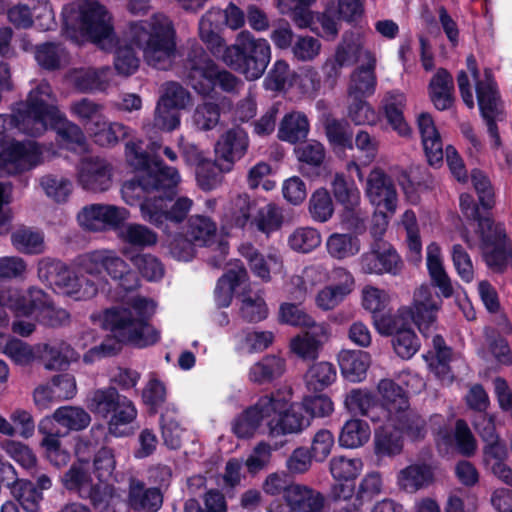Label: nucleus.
I'll return each instance as SVG.
<instances>
[{"instance_id":"1","label":"nucleus","mask_w":512,"mask_h":512,"mask_svg":"<svg viewBox=\"0 0 512 512\" xmlns=\"http://www.w3.org/2000/svg\"><path fill=\"white\" fill-rule=\"evenodd\" d=\"M124 45L115 51L114 68L123 77L135 74L142 54L146 65L157 70L172 68L177 55V32L173 21L163 13H155L147 19L130 21L123 33Z\"/></svg>"},{"instance_id":"2","label":"nucleus","mask_w":512,"mask_h":512,"mask_svg":"<svg viewBox=\"0 0 512 512\" xmlns=\"http://www.w3.org/2000/svg\"><path fill=\"white\" fill-rule=\"evenodd\" d=\"M156 311V303L140 295L129 297L122 305L105 312L104 321L110 329L114 342L146 348L157 344L160 331L150 324Z\"/></svg>"},{"instance_id":"3","label":"nucleus","mask_w":512,"mask_h":512,"mask_svg":"<svg viewBox=\"0 0 512 512\" xmlns=\"http://www.w3.org/2000/svg\"><path fill=\"white\" fill-rule=\"evenodd\" d=\"M65 35L79 43V35L98 45L101 49L114 48L117 36L113 16L105 5L97 0H87L77 8L71 4L62 11Z\"/></svg>"},{"instance_id":"4","label":"nucleus","mask_w":512,"mask_h":512,"mask_svg":"<svg viewBox=\"0 0 512 512\" xmlns=\"http://www.w3.org/2000/svg\"><path fill=\"white\" fill-rule=\"evenodd\" d=\"M441 300L433 296L429 286L422 285L413 296V307H402L397 313H380L373 316V324L379 334L388 336L398 333L414 322L419 330L427 335L436 321V314L441 307Z\"/></svg>"},{"instance_id":"5","label":"nucleus","mask_w":512,"mask_h":512,"mask_svg":"<svg viewBox=\"0 0 512 512\" xmlns=\"http://www.w3.org/2000/svg\"><path fill=\"white\" fill-rule=\"evenodd\" d=\"M184 68L188 85L203 96L211 95L216 85L227 93L237 92L243 85L242 81L231 72L219 69L199 45L191 47Z\"/></svg>"},{"instance_id":"6","label":"nucleus","mask_w":512,"mask_h":512,"mask_svg":"<svg viewBox=\"0 0 512 512\" xmlns=\"http://www.w3.org/2000/svg\"><path fill=\"white\" fill-rule=\"evenodd\" d=\"M460 207L467 218L478 221L485 262L494 271L502 272L508 259L512 260V244L507 243L502 224H494L489 217H482L473 197L469 194H461Z\"/></svg>"},{"instance_id":"7","label":"nucleus","mask_w":512,"mask_h":512,"mask_svg":"<svg viewBox=\"0 0 512 512\" xmlns=\"http://www.w3.org/2000/svg\"><path fill=\"white\" fill-rule=\"evenodd\" d=\"M271 60V46L264 38H256L243 30L236 36L234 44L223 54V62L243 74L247 80L259 79Z\"/></svg>"},{"instance_id":"8","label":"nucleus","mask_w":512,"mask_h":512,"mask_svg":"<svg viewBox=\"0 0 512 512\" xmlns=\"http://www.w3.org/2000/svg\"><path fill=\"white\" fill-rule=\"evenodd\" d=\"M55 103L56 98L50 84L41 81L30 91L26 102L15 113V127L31 136L41 135L48 125L61 120Z\"/></svg>"},{"instance_id":"9","label":"nucleus","mask_w":512,"mask_h":512,"mask_svg":"<svg viewBox=\"0 0 512 512\" xmlns=\"http://www.w3.org/2000/svg\"><path fill=\"white\" fill-rule=\"evenodd\" d=\"M87 407L91 412L103 418H108L110 434L121 437L130 431L127 425L137 417V409L126 396L119 394L114 387L99 388L92 391L87 399Z\"/></svg>"},{"instance_id":"10","label":"nucleus","mask_w":512,"mask_h":512,"mask_svg":"<svg viewBox=\"0 0 512 512\" xmlns=\"http://www.w3.org/2000/svg\"><path fill=\"white\" fill-rule=\"evenodd\" d=\"M156 169L148 170L146 173H139L136 179L127 181L121 188L122 199L126 204L134 206L147 198L144 193H175V188L181 182V176L174 167L164 163H158Z\"/></svg>"},{"instance_id":"11","label":"nucleus","mask_w":512,"mask_h":512,"mask_svg":"<svg viewBox=\"0 0 512 512\" xmlns=\"http://www.w3.org/2000/svg\"><path fill=\"white\" fill-rule=\"evenodd\" d=\"M14 118L15 114L11 117L0 115V176L4 172L12 174L31 169L44 160V151L38 143L9 141L4 136L7 125L15 126Z\"/></svg>"},{"instance_id":"12","label":"nucleus","mask_w":512,"mask_h":512,"mask_svg":"<svg viewBox=\"0 0 512 512\" xmlns=\"http://www.w3.org/2000/svg\"><path fill=\"white\" fill-rule=\"evenodd\" d=\"M38 277L55 291L76 299L91 298L98 290L93 281L70 270L62 262L50 258L39 261Z\"/></svg>"},{"instance_id":"13","label":"nucleus","mask_w":512,"mask_h":512,"mask_svg":"<svg viewBox=\"0 0 512 512\" xmlns=\"http://www.w3.org/2000/svg\"><path fill=\"white\" fill-rule=\"evenodd\" d=\"M4 305L17 316L35 314L43 325L49 327H60L70 320V315L65 309L54 306L46 293L37 288L30 289L26 295L18 291L10 292Z\"/></svg>"},{"instance_id":"14","label":"nucleus","mask_w":512,"mask_h":512,"mask_svg":"<svg viewBox=\"0 0 512 512\" xmlns=\"http://www.w3.org/2000/svg\"><path fill=\"white\" fill-rule=\"evenodd\" d=\"M467 66L476 81V94L479 109L482 117L486 121L488 132L493 139V145L494 147H499L501 142L496 120L499 119L501 114V105L492 71L485 69L483 78H480L476 67V60L473 56L467 58Z\"/></svg>"},{"instance_id":"15","label":"nucleus","mask_w":512,"mask_h":512,"mask_svg":"<svg viewBox=\"0 0 512 512\" xmlns=\"http://www.w3.org/2000/svg\"><path fill=\"white\" fill-rule=\"evenodd\" d=\"M77 265L80 272L91 276H100L102 271H105L114 280L124 282L131 279L136 282V276L129 264L114 250L98 249L85 253L78 258ZM121 285L125 289H130L133 286L125 283H121Z\"/></svg>"},{"instance_id":"16","label":"nucleus","mask_w":512,"mask_h":512,"mask_svg":"<svg viewBox=\"0 0 512 512\" xmlns=\"http://www.w3.org/2000/svg\"><path fill=\"white\" fill-rule=\"evenodd\" d=\"M168 199L163 196L146 198L140 206V214L144 221L150 223L166 232L169 229V224L182 223L193 206V200L181 196L178 197L174 203L168 208Z\"/></svg>"},{"instance_id":"17","label":"nucleus","mask_w":512,"mask_h":512,"mask_svg":"<svg viewBox=\"0 0 512 512\" xmlns=\"http://www.w3.org/2000/svg\"><path fill=\"white\" fill-rule=\"evenodd\" d=\"M283 406L284 403L280 399L274 398L273 395H265L235 418L232 430L239 438H249L262 423L268 426L270 418Z\"/></svg>"},{"instance_id":"18","label":"nucleus","mask_w":512,"mask_h":512,"mask_svg":"<svg viewBox=\"0 0 512 512\" xmlns=\"http://www.w3.org/2000/svg\"><path fill=\"white\" fill-rule=\"evenodd\" d=\"M358 264L362 273L375 275H398L403 268L396 250L380 239H375L369 250L359 257Z\"/></svg>"},{"instance_id":"19","label":"nucleus","mask_w":512,"mask_h":512,"mask_svg":"<svg viewBox=\"0 0 512 512\" xmlns=\"http://www.w3.org/2000/svg\"><path fill=\"white\" fill-rule=\"evenodd\" d=\"M88 462L74 463L62 476L63 486L83 499H89L97 505L104 500L106 485L94 482Z\"/></svg>"},{"instance_id":"20","label":"nucleus","mask_w":512,"mask_h":512,"mask_svg":"<svg viewBox=\"0 0 512 512\" xmlns=\"http://www.w3.org/2000/svg\"><path fill=\"white\" fill-rule=\"evenodd\" d=\"M129 211L124 207L109 204H91L78 214L79 224L90 231L117 229L128 218Z\"/></svg>"},{"instance_id":"21","label":"nucleus","mask_w":512,"mask_h":512,"mask_svg":"<svg viewBox=\"0 0 512 512\" xmlns=\"http://www.w3.org/2000/svg\"><path fill=\"white\" fill-rule=\"evenodd\" d=\"M113 169L104 158H83L77 166V182L89 192L102 193L108 191L113 183Z\"/></svg>"},{"instance_id":"22","label":"nucleus","mask_w":512,"mask_h":512,"mask_svg":"<svg viewBox=\"0 0 512 512\" xmlns=\"http://www.w3.org/2000/svg\"><path fill=\"white\" fill-rule=\"evenodd\" d=\"M248 133L239 126L224 131L215 144V157L224 172L232 171L235 163L242 159L249 148Z\"/></svg>"},{"instance_id":"23","label":"nucleus","mask_w":512,"mask_h":512,"mask_svg":"<svg viewBox=\"0 0 512 512\" xmlns=\"http://www.w3.org/2000/svg\"><path fill=\"white\" fill-rule=\"evenodd\" d=\"M328 278V270L322 264L304 267L300 273L289 276L283 285L288 298L302 303L307 296Z\"/></svg>"},{"instance_id":"24","label":"nucleus","mask_w":512,"mask_h":512,"mask_svg":"<svg viewBox=\"0 0 512 512\" xmlns=\"http://www.w3.org/2000/svg\"><path fill=\"white\" fill-rule=\"evenodd\" d=\"M365 194L377 207H383L390 214L397 208L398 196L392 179L379 167H374L367 176Z\"/></svg>"},{"instance_id":"25","label":"nucleus","mask_w":512,"mask_h":512,"mask_svg":"<svg viewBox=\"0 0 512 512\" xmlns=\"http://www.w3.org/2000/svg\"><path fill=\"white\" fill-rule=\"evenodd\" d=\"M275 398L280 399L284 406L268 422V431L272 436L299 433L310 425V417L306 415L301 403L288 406L283 398Z\"/></svg>"},{"instance_id":"26","label":"nucleus","mask_w":512,"mask_h":512,"mask_svg":"<svg viewBox=\"0 0 512 512\" xmlns=\"http://www.w3.org/2000/svg\"><path fill=\"white\" fill-rule=\"evenodd\" d=\"M285 503L294 512H328L324 494L306 484L290 483L285 494Z\"/></svg>"},{"instance_id":"27","label":"nucleus","mask_w":512,"mask_h":512,"mask_svg":"<svg viewBox=\"0 0 512 512\" xmlns=\"http://www.w3.org/2000/svg\"><path fill=\"white\" fill-rule=\"evenodd\" d=\"M127 504L135 511L157 512L163 505V493L159 488L146 487L142 480L131 477L128 483Z\"/></svg>"},{"instance_id":"28","label":"nucleus","mask_w":512,"mask_h":512,"mask_svg":"<svg viewBox=\"0 0 512 512\" xmlns=\"http://www.w3.org/2000/svg\"><path fill=\"white\" fill-rule=\"evenodd\" d=\"M417 124L429 164H441L444 157L443 143L432 116L429 113L419 114Z\"/></svg>"},{"instance_id":"29","label":"nucleus","mask_w":512,"mask_h":512,"mask_svg":"<svg viewBox=\"0 0 512 512\" xmlns=\"http://www.w3.org/2000/svg\"><path fill=\"white\" fill-rule=\"evenodd\" d=\"M113 72L109 66L79 68L70 71L69 79L81 92L104 91L110 85Z\"/></svg>"},{"instance_id":"30","label":"nucleus","mask_w":512,"mask_h":512,"mask_svg":"<svg viewBox=\"0 0 512 512\" xmlns=\"http://www.w3.org/2000/svg\"><path fill=\"white\" fill-rule=\"evenodd\" d=\"M38 351L45 369L50 371L63 370L79 359V354L64 341L39 345Z\"/></svg>"},{"instance_id":"31","label":"nucleus","mask_w":512,"mask_h":512,"mask_svg":"<svg viewBox=\"0 0 512 512\" xmlns=\"http://www.w3.org/2000/svg\"><path fill=\"white\" fill-rule=\"evenodd\" d=\"M428 94L431 102L440 111L448 110L454 103V80L452 75L440 68L430 79Z\"/></svg>"},{"instance_id":"32","label":"nucleus","mask_w":512,"mask_h":512,"mask_svg":"<svg viewBox=\"0 0 512 512\" xmlns=\"http://www.w3.org/2000/svg\"><path fill=\"white\" fill-rule=\"evenodd\" d=\"M88 134L99 146L113 147L121 140L130 137L132 130L120 122H111L103 116L92 123Z\"/></svg>"},{"instance_id":"33","label":"nucleus","mask_w":512,"mask_h":512,"mask_svg":"<svg viewBox=\"0 0 512 512\" xmlns=\"http://www.w3.org/2000/svg\"><path fill=\"white\" fill-rule=\"evenodd\" d=\"M366 66L356 69L352 75L348 88V96L367 97L376 89L377 78L375 75L376 59L370 51H365Z\"/></svg>"},{"instance_id":"34","label":"nucleus","mask_w":512,"mask_h":512,"mask_svg":"<svg viewBox=\"0 0 512 512\" xmlns=\"http://www.w3.org/2000/svg\"><path fill=\"white\" fill-rule=\"evenodd\" d=\"M248 278L245 267L239 262L230 264L228 271L218 280L215 288V300L219 307L231 304L234 290Z\"/></svg>"},{"instance_id":"35","label":"nucleus","mask_w":512,"mask_h":512,"mask_svg":"<svg viewBox=\"0 0 512 512\" xmlns=\"http://www.w3.org/2000/svg\"><path fill=\"white\" fill-rule=\"evenodd\" d=\"M220 18L221 10L213 7L199 21V36L214 55H223L228 47L225 45L224 39L216 32Z\"/></svg>"},{"instance_id":"36","label":"nucleus","mask_w":512,"mask_h":512,"mask_svg":"<svg viewBox=\"0 0 512 512\" xmlns=\"http://www.w3.org/2000/svg\"><path fill=\"white\" fill-rule=\"evenodd\" d=\"M342 375L351 382L361 381L370 366V356L364 351L343 350L338 355Z\"/></svg>"},{"instance_id":"37","label":"nucleus","mask_w":512,"mask_h":512,"mask_svg":"<svg viewBox=\"0 0 512 512\" xmlns=\"http://www.w3.org/2000/svg\"><path fill=\"white\" fill-rule=\"evenodd\" d=\"M389 423L397 432L406 435L412 441L422 440L428 430L426 421L409 407L390 418Z\"/></svg>"},{"instance_id":"38","label":"nucleus","mask_w":512,"mask_h":512,"mask_svg":"<svg viewBox=\"0 0 512 512\" xmlns=\"http://www.w3.org/2000/svg\"><path fill=\"white\" fill-rule=\"evenodd\" d=\"M286 370L285 360L275 355H267L249 369V380L264 384L281 377Z\"/></svg>"},{"instance_id":"39","label":"nucleus","mask_w":512,"mask_h":512,"mask_svg":"<svg viewBox=\"0 0 512 512\" xmlns=\"http://www.w3.org/2000/svg\"><path fill=\"white\" fill-rule=\"evenodd\" d=\"M309 121L307 116L299 111L287 113L278 128V138L289 143H297L307 137Z\"/></svg>"},{"instance_id":"40","label":"nucleus","mask_w":512,"mask_h":512,"mask_svg":"<svg viewBox=\"0 0 512 512\" xmlns=\"http://www.w3.org/2000/svg\"><path fill=\"white\" fill-rule=\"evenodd\" d=\"M51 421L44 419L39 424V432L44 436L42 446L45 448L46 456L49 461L61 467L69 462L70 455L61 448L60 434L50 427Z\"/></svg>"},{"instance_id":"41","label":"nucleus","mask_w":512,"mask_h":512,"mask_svg":"<svg viewBox=\"0 0 512 512\" xmlns=\"http://www.w3.org/2000/svg\"><path fill=\"white\" fill-rule=\"evenodd\" d=\"M316 0H276V8L281 15L291 18L296 27L310 28L313 23V13L310 7Z\"/></svg>"},{"instance_id":"42","label":"nucleus","mask_w":512,"mask_h":512,"mask_svg":"<svg viewBox=\"0 0 512 512\" xmlns=\"http://www.w3.org/2000/svg\"><path fill=\"white\" fill-rule=\"evenodd\" d=\"M365 42L363 36L358 32H346L342 41L337 47L336 58L340 64L352 65L363 59L365 61Z\"/></svg>"},{"instance_id":"43","label":"nucleus","mask_w":512,"mask_h":512,"mask_svg":"<svg viewBox=\"0 0 512 512\" xmlns=\"http://www.w3.org/2000/svg\"><path fill=\"white\" fill-rule=\"evenodd\" d=\"M48 419L51 422L55 421L58 425L65 428L67 432L81 431L87 428L91 422L89 413L78 406L59 407L53 412L51 418Z\"/></svg>"},{"instance_id":"44","label":"nucleus","mask_w":512,"mask_h":512,"mask_svg":"<svg viewBox=\"0 0 512 512\" xmlns=\"http://www.w3.org/2000/svg\"><path fill=\"white\" fill-rule=\"evenodd\" d=\"M378 391L383 399V409L386 411L388 421L393 416L408 408L409 403L400 386L392 380L383 379L378 384Z\"/></svg>"},{"instance_id":"45","label":"nucleus","mask_w":512,"mask_h":512,"mask_svg":"<svg viewBox=\"0 0 512 512\" xmlns=\"http://www.w3.org/2000/svg\"><path fill=\"white\" fill-rule=\"evenodd\" d=\"M371 436L369 424L361 419L346 421L339 434V445L344 448L355 449L367 443Z\"/></svg>"},{"instance_id":"46","label":"nucleus","mask_w":512,"mask_h":512,"mask_svg":"<svg viewBox=\"0 0 512 512\" xmlns=\"http://www.w3.org/2000/svg\"><path fill=\"white\" fill-rule=\"evenodd\" d=\"M11 244L23 254H41L45 250L44 236L30 227H19L11 233Z\"/></svg>"},{"instance_id":"47","label":"nucleus","mask_w":512,"mask_h":512,"mask_svg":"<svg viewBox=\"0 0 512 512\" xmlns=\"http://www.w3.org/2000/svg\"><path fill=\"white\" fill-rule=\"evenodd\" d=\"M322 242L321 233L314 227H298L287 239L289 248L297 253L308 254L317 249Z\"/></svg>"},{"instance_id":"48","label":"nucleus","mask_w":512,"mask_h":512,"mask_svg":"<svg viewBox=\"0 0 512 512\" xmlns=\"http://www.w3.org/2000/svg\"><path fill=\"white\" fill-rule=\"evenodd\" d=\"M432 471L427 465H410L398 473V485L407 492H415L432 480Z\"/></svg>"},{"instance_id":"49","label":"nucleus","mask_w":512,"mask_h":512,"mask_svg":"<svg viewBox=\"0 0 512 512\" xmlns=\"http://www.w3.org/2000/svg\"><path fill=\"white\" fill-rule=\"evenodd\" d=\"M39 184L45 195L56 203H65L73 192L71 179L56 174H47L40 178Z\"/></svg>"},{"instance_id":"50","label":"nucleus","mask_w":512,"mask_h":512,"mask_svg":"<svg viewBox=\"0 0 512 512\" xmlns=\"http://www.w3.org/2000/svg\"><path fill=\"white\" fill-rule=\"evenodd\" d=\"M328 254L337 260L352 257L360 251V240L351 234L333 233L326 241Z\"/></svg>"},{"instance_id":"51","label":"nucleus","mask_w":512,"mask_h":512,"mask_svg":"<svg viewBox=\"0 0 512 512\" xmlns=\"http://www.w3.org/2000/svg\"><path fill=\"white\" fill-rule=\"evenodd\" d=\"M11 486V493L21 507L27 512H39L42 493L28 480H18L16 477Z\"/></svg>"},{"instance_id":"52","label":"nucleus","mask_w":512,"mask_h":512,"mask_svg":"<svg viewBox=\"0 0 512 512\" xmlns=\"http://www.w3.org/2000/svg\"><path fill=\"white\" fill-rule=\"evenodd\" d=\"M35 59L38 64L47 70H56L69 62L67 51L58 44L45 43L35 50Z\"/></svg>"},{"instance_id":"53","label":"nucleus","mask_w":512,"mask_h":512,"mask_svg":"<svg viewBox=\"0 0 512 512\" xmlns=\"http://www.w3.org/2000/svg\"><path fill=\"white\" fill-rule=\"evenodd\" d=\"M329 469L336 481H354L363 469L360 458H348L346 456H334L329 462Z\"/></svg>"},{"instance_id":"54","label":"nucleus","mask_w":512,"mask_h":512,"mask_svg":"<svg viewBox=\"0 0 512 512\" xmlns=\"http://www.w3.org/2000/svg\"><path fill=\"white\" fill-rule=\"evenodd\" d=\"M254 203L246 193L236 195L230 202L225 217L233 226L244 228L251 217Z\"/></svg>"},{"instance_id":"55","label":"nucleus","mask_w":512,"mask_h":512,"mask_svg":"<svg viewBox=\"0 0 512 512\" xmlns=\"http://www.w3.org/2000/svg\"><path fill=\"white\" fill-rule=\"evenodd\" d=\"M331 188L336 200L347 209H353L359 204L360 192L354 181L347 180L341 173H336L331 182Z\"/></svg>"},{"instance_id":"56","label":"nucleus","mask_w":512,"mask_h":512,"mask_svg":"<svg viewBox=\"0 0 512 512\" xmlns=\"http://www.w3.org/2000/svg\"><path fill=\"white\" fill-rule=\"evenodd\" d=\"M336 379L335 367L329 362L313 364L305 375V382L309 390L322 391Z\"/></svg>"},{"instance_id":"57","label":"nucleus","mask_w":512,"mask_h":512,"mask_svg":"<svg viewBox=\"0 0 512 512\" xmlns=\"http://www.w3.org/2000/svg\"><path fill=\"white\" fill-rule=\"evenodd\" d=\"M388 418L386 424L382 426L375 434V452L380 456H391L400 453L402 450V440L400 433L394 434Z\"/></svg>"},{"instance_id":"58","label":"nucleus","mask_w":512,"mask_h":512,"mask_svg":"<svg viewBox=\"0 0 512 512\" xmlns=\"http://www.w3.org/2000/svg\"><path fill=\"white\" fill-rule=\"evenodd\" d=\"M268 306L260 293L241 296L240 316L247 322H260L268 316Z\"/></svg>"},{"instance_id":"59","label":"nucleus","mask_w":512,"mask_h":512,"mask_svg":"<svg viewBox=\"0 0 512 512\" xmlns=\"http://www.w3.org/2000/svg\"><path fill=\"white\" fill-rule=\"evenodd\" d=\"M238 250L240 255L247 260L249 267L255 276L261 278L264 281L270 280V269L268 266V261L277 262L276 256L270 255L268 256V260H266L264 256L249 243L241 244Z\"/></svg>"},{"instance_id":"60","label":"nucleus","mask_w":512,"mask_h":512,"mask_svg":"<svg viewBox=\"0 0 512 512\" xmlns=\"http://www.w3.org/2000/svg\"><path fill=\"white\" fill-rule=\"evenodd\" d=\"M120 238L124 242L137 247L153 246L158 241V236L152 229L138 223L125 225L120 232Z\"/></svg>"},{"instance_id":"61","label":"nucleus","mask_w":512,"mask_h":512,"mask_svg":"<svg viewBox=\"0 0 512 512\" xmlns=\"http://www.w3.org/2000/svg\"><path fill=\"white\" fill-rule=\"evenodd\" d=\"M103 110L104 106L102 104L89 98H82L70 105L71 114L85 126L87 132H89L92 123L104 116Z\"/></svg>"},{"instance_id":"62","label":"nucleus","mask_w":512,"mask_h":512,"mask_svg":"<svg viewBox=\"0 0 512 512\" xmlns=\"http://www.w3.org/2000/svg\"><path fill=\"white\" fill-rule=\"evenodd\" d=\"M220 121V107L211 101L198 104L192 115L194 127L199 131L213 130Z\"/></svg>"},{"instance_id":"63","label":"nucleus","mask_w":512,"mask_h":512,"mask_svg":"<svg viewBox=\"0 0 512 512\" xmlns=\"http://www.w3.org/2000/svg\"><path fill=\"white\" fill-rule=\"evenodd\" d=\"M1 352L19 366H28L36 359L34 348L17 338H9Z\"/></svg>"},{"instance_id":"64","label":"nucleus","mask_w":512,"mask_h":512,"mask_svg":"<svg viewBox=\"0 0 512 512\" xmlns=\"http://www.w3.org/2000/svg\"><path fill=\"white\" fill-rule=\"evenodd\" d=\"M308 210L314 221L321 223L328 221L334 212L329 192L324 188L317 189L309 199Z\"/></svg>"}]
</instances>
